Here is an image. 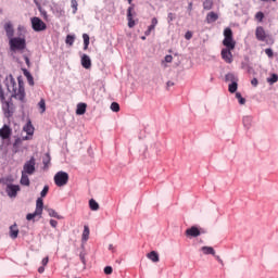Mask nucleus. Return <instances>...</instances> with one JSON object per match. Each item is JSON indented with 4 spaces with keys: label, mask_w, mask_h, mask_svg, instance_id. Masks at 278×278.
<instances>
[{
    "label": "nucleus",
    "mask_w": 278,
    "mask_h": 278,
    "mask_svg": "<svg viewBox=\"0 0 278 278\" xmlns=\"http://www.w3.org/2000/svg\"><path fill=\"white\" fill-rule=\"evenodd\" d=\"M22 173L25 175H34L36 173V159L34 156L24 164Z\"/></svg>",
    "instance_id": "0eeeda50"
},
{
    "label": "nucleus",
    "mask_w": 278,
    "mask_h": 278,
    "mask_svg": "<svg viewBox=\"0 0 278 278\" xmlns=\"http://www.w3.org/2000/svg\"><path fill=\"white\" fill-rule=\"evenodd\" d=\"M48 214L51 218H58L59 220L62 219V216H60V214H58L53 208H48Z\"/></svg>",
    "instance_id": "bb28decb"
},
{
    "label": "nucleus",
    "mask_w": 278,
    "mask_h": 278,
    "mask_svg": "<svg viewBox=\"0 0 278 278\" xmlns=\"http://www.w3.org/2000/svg\"><path fill=\"white\" fill-rule=\"evenodd\" d=\"M255 18L258 21V23H262L264 21V13L262 11L257 12L255 14Z\"/></svg>",
    "instance_id": "4c0bfd02"
},
{
    "label": "nucleus",
    "mask_w": 278,
    "mask_h": 278,
    "mask_svg": "<svg viewBox=\"0 0 278 278\" xmlns=\"http://www.w3.org/2000/svg\"><path fill=\"white\" fill-rule=\"evenodd\" d=\"M201 251L204 255H216V251L212 247H202Z\"/></svg>",
    "instance_id": "4be33fe9"
},
{
    "label": "nucleus",
    "mask_w": 278,
    "mask_h": 278,
    "mask_svg": "<svg viewBox=\"0 0 278 278\" xmlns=\"http://www.w3.org/2000/svg\"><path fill=\"white\" fill-rule=\"evenodd\" d=\"M265 53H266V55H268L269 58H273V55H274L273 49H270V48L265 49Z\"/></svg>",
    "instance_id": "37998d69"
},
{
    "label": "nucleus",
    "mask_w": 278,
    "mask_h": 278,
    "mask_svg": "<svg viewBox=\"0 0 278 278\" xmlns=\"http://www.w3.org/2000/svg\"><path fill=\"white\" fill-rule=\"evenodd\" d=\"M165 62H167V64H170V62H173V55L167 54V55L165 56Z\"/></svg>",
    "instance_id": "a18cd8bd"
},
{
    "label": "nucleus",
    "mask_w": 278,
    "mask_h": 278,
    "mask_svg": "<svg viewBox=\"0 0 278 278\" xmlns=\"http://www.w3.org/2000/svg\"><path fill=\"white\" fill-rule=\"evenodd\" d=\"M218 18V13L210 12L206 15V23H216V20Z\"/></svg>",
    "instance_id": "412c9836"
},
{
    "label": "nucleus",
    "mask_w": 278,
    "mask_h": 278,
    "mask_svg": "<svg viewBox=\"0 0 278 278\" xmlns=\"http://www.w3.org/2000/svg\"><path fill=\"white\" fill-rule=\"evenodd\" d=\"M79 4L77 3V0H71V7L73 8V14L77 13V7Z\"/></svg>",
    "instance_id": "e433bc0d"
},
{
    "label": "nucleus",
    "mask_w": 278,
    "mask_h": 278,
    "mask_svg": "<svg viewBox=\"0 0 278 278\" xmlns=\"http://www.w3.org/2000/svg\"><path fill=\"white\" fill-rule=\"evenodd\" d=\"M10 238H12L13 240H16V238H18V227L16 226V224L10 227Z\"/></svg>",
    "instance_id": "6ab92c4d"
},
{
    "label": "nucleus",
    "mask_w": 278,
    "mask_h": 278,
    "mask_svg": "<svg viewBox=\"0 0 278 278\" xmlns=\"http://www.w3.org/2000/svg\"><path fill=\"white\" fill-rule=\"evenodd\" d=\"M54 184L59 188L66 186L68 184V173L66 172H59L54 175Z\"/></svg>",
    "instance_id": "423d86ee"
},
{
    "label": "nucleus",
    "mask_w": 278,
    "mask_h": 278,
    "mask_svg": "<svg viewBox=\"0 0 278 278\" xmlns=\"http://www.w3.org/2000/svg\"><path fill=\"white\" fill-rule=\"evenodd\" d=\"M228 90L229 92H231V94H233V92L238 90V83L233 81L232 84H230Z\"/></svg>",
    "instance_id": "473e14b6"
},
{
    "label": "nucleus",
    "mask_w": 278,
    "mask_h": 278,
    "mask_svg": "<svg viewBox=\"0 0 278 278\" xmlns=\"http://www.w3.org/2000/svg\"><path fill=\"white\" fill-rule=\"evenodd\" d=\"M48 193H49V186H45L40 193L41 198L45 199V197H47Z\"/></svg>",
    "instance_id": "ea45409f"
},
{
    "label": "nucleus",
    "mask_w": 278,
    "mask_h": 278,
    "mask_svg": "<svg viewBox=\"0 0 278 278\" xmlns=\"http://www.w3.org/2000/svg\"><path fill=\"white\" fill-rule=\"evenodd\" d=\"M81 66L83 68H87V70L92 67V61L90 60V56H88V54H83Z\"/></svg>",
    "instance_id": "2eb2a0df"
},
{
    "label": "nucleus",
    "mask_w": 278,
    "mask_h": 278,
    "mask_svg": "<svg viewBox=\"0 0 278 278\" xmlns=\"http://www.w3.org/2000/svg\"><path fill=\"white\" fill-rule=\"evenodd\" d=\"M167 18H168L169 22L175 21V14L174 13H168Z\"/></svg>",
    "instance_id": "09e8293b"
},
{
    "label": "nucleus",
    "mask_w": 278,
    "mask_h": 278,
    "mask_svg": "<svg viewBox=\"0 0 278 278\" xmlns=\"http://www.w3.org/2000/svg\"><path fill=\"white\" fill-rule=\"evenodd\" d=\"M243 125H245V127H249V125H251V117H249V116L244 117Z\"/></svg>",
    "instance_id": "a19ab883"
},
{
    "label": "nucleus",
    "mask_w": 278,
    "mask_h": 278,
    "mask_svg": "<svg viewBox=\"0 0 278 278\" xmlns=\"http://www.w3.org/2000/svg\"><path fill=\"white\" fill-rule=\"evenodd\" d=\"M83 40H84V51H87L90 45V36H88V34H84Z\"/></svg>",
    "instance_id": "b1692460"
},
{
    "label": "nucleus",
    "mask_w": 278,
    "mask_h": 278,
    "mask_svg": "<svg viewBox=\"0 0 278 278\" xmlns=\"http://www.w3.org/2000/svg\"><path fill=\"white\" fill-rule=\"evenodd\" d=\"M141 40H147V37H141Z\"/></svg>",
    "instance_id": "e2e57ef3"
},
{
    "label": "nucleus",
    "mask_w": 278,
    "mask_h": 278,
    "mask_svg": "<svg viewBox=\"0 0 278 278\" xmlns=\"http://www.w3.org/2000/svg\"><path fill=\"white\" fill-rule=\"evenodd\" d=\"M9 45L11 51H23L27 47L25 39L20 37L11 38Z\"/></svg>",
    "instance_id": "7ed1b4c3"
},
{
    "label": "nucleus",
    "mask_w": 278,
    "mask_h": 278,
    "mask_svg": "<svg viewBox=\"0 0 278 278\" xmlns=\"http://www.w3.org/2000/svg\"><path fill=\"white\" fill-rule=\"evenodd\" d=\"M104 273H105L106 275H112V273H113L112 266H106V267L104 268Z\"/></svg>",
    "instance_id": "79ce46f5"
},
{
    "label": "nucleus",
    "mask_w": 278,
    "mask_h": 278,
    "mask_svg": "<svg viewBox=\"0 0 278 278\" xmlns=\"http://www.w3.org/2000/svg\"><path fill=\"white\" fill-rule=\"evenodd\" d=\"M274 2L277 1V0H273Z\"/></svg>",
    "instance_id": "0e129e2a"
},
{
    "label": "nucleus",
    "mask_w": 278,
    "mask_h": 278,
    "mask_svg": "<svg viewBox=\"0 0 278 278\" xmlns=\"http://www.w3.org/2000/svg\"><path fill=\"white\" fill-rule=\"evenodd\" d=\"M45 207V202H42V198H38L36 201V210L34 213H29L26 215L27 220H34L36 216H42V210Z\"/></svg>",
    "instance_id": "20e7f679"
},
{
    "label": "nucleus",
    "mask_w": 278,
    "mask_h": 278,
    "mask_svg": "<svg viewBox=\"0 0 278 278\" xmlns=\"http://www.w3.org/2000/svg\"><path fill=\"white\" fill-rule=\"evenodd\" d=\"M233 79V74H227L226 75V80L231 81Z\"/></svg>",
    "instance_id": "864d4df0"
},
{
    "label": "nucleus",
    "mask_w": 278,
    "mask_h": 278,
    "mask_svg": "<svg viewBox=\"0 0 278 278\" xmlns=\"http://www.w3.org/2000/svg\"><path fill=\"white\" fill-rule=\"evenodd\" d=\"M24 75L27 78L29 86H34V76H31L29 72H24Z\"/></svg>",
    "instance_id": "7c9ffc66"
},
{
    "label": "nucleus",
    "mask_w": 278,
    "mask_h": 278,
    "mask_svg": "<svg viewBox=\"0 0 278 278\" xmlns=\"http://www.w3.org/2000/svg\"><path fill=\"white\" fill-rule=\"evenodd\" d=\"M151 25H152L153 27H156V26H157V18H156V17H153V18H152Z\"/></svg>",
    "instance_id": "603ef678"
},
{
    "label": "nucleus",
    "mask_w": 278,
    "mask_h": 278,
    "mask_svg": "<svg viewBox=\"0 0 278 278\" xmlns=\"http://www.w3.org/2000/svg\"><path fill=\"white\" fill-rule=\"evenodd\" d=\"M134 4L130 5L127 9V21H128V27L131 29L132 27H136V21H134Z\"/></svg>",
    "instance_id": "f8f14e48"
},
{
    "label": "nucleus",
    "mask_w": 278,
    "mask_h": 278,
    "mask_svg": "<svg viewBox=\"0 0 278 278\" xmlns=\"http://www.w3.org/2000/svg\"><path fill=\"white\" fill-rule=\"evenodd\" d=\"M86 108H88V104L86 103H78L76 109V114L78 116H83V114H86Z\"/></svg>",
    "instance_id": "a211bd4d"
},
{
    "label": "nucleus",
    "mask_w": 278,
    "mask_h": 278,
    "mask_svg": "<svg viewBox=\"0 0 278 278\" xmlns=\"http://www.w3.org/2000/svg\"><path fill=\"white\" fill-rule=\"evenodd\" d=\"M65 42L70 46L73 47V45L75 43V35H67Z\"/></svg>",
    "instance_id": "c756f323"
},
{
    "label": "nucleus",
    "mask_w": 278,
    "mask_h": 278,
    "mask_svg": "<svg viewBox=\"0 0 278 278\" xmlns=\"http://www.w3.org/2000/svg\"><path fill=\"white\" fill-rule=\"evenodd\" d=\"M24 60H25L26 64L29 66V58L28 56H24Z\"/></svg>",
    "instance_id": "bf43d9fd"
},
{
    "label": "nucleus",
    "mask_w": 278,
    "mask_h": 278,
    "mask_svg": "<svg viewBox=\"0 0 278 278\" xmlns=\"http://www.w3.org/2000/svg\"><path fill=\"white\" fill-rule=\"evenodd\" d=\"M11 136H12V128H10V126L8 125H4L0 129V138H2V140H8Z\"/></svg>",
    "instance_id": "ddd939ff"
},
{
    "label": "nucleus",
    "mask_w": 278,
    "mask_h": 278,
    "mask_svg": "<svg viewBox=\"0 0 278 278\" xmlns=\"http://www.w3.org/2000/svg\"><path fill=\"white\" fill-rule=\"evenodd\" d=\"M202 233H205V231L199 229V227L197 226H192L185 231L187 238H199V236H201Z\"/></svg>",
    "instance_id": "9b49d317"
},
{
    "label": "nucleus",
    "mask_w": 278,
    "mask_h": 278,
    "mask_svg": "<svg viewBox=\"0 0 278 278\" xmlns=\"http://www.w3.org/2000/svg\"><path fill=\"white\" fill-rule=\"evenodd\" d=\"M268 84L273 85V84H277L278 81V75L277 74H271L270 78H267Z\"/></svg>",
    "instance_id": "72a5a7b5"
},
{
    "label": "nucleus",
    "mask_w": 278,
    "mask_h": 278,
    "mask_svg": "<svg viewBox=\"0 0 278 278\" xmlns=\"http://www.w3.org/2000/svg\"><path fill=\"white\" fill-rule=\"evenodd\" d=\"M0 184H1V179H0Z\"/></svg>",
    "instance_id": "69168bd1"
},
{
    "label": "nucleus",
    "mask_w": 278,
    "mask_h": 278,
    "mask_svg": "<svg viewBox=\"0 0 278 278\" xmlns=\"http://www.w3.org/2000/svg\"><path fill=\"white\" fill-rule=\"evenodd\" d=\"M236 98L238 99L240 105H244V103H247V99L242 98V94L240 92L236 93Z\"/></svg>",
    "instance_id": "f704fd0d"
},
{
    "label": "nucleus",
    "mask_w": 278,
    "mask_h": 278,
    "mask_svg": "<svg viewBox=\"0 0 278 278\" xmlns=\"http://www.w3.org/2000/svg\"><path fill=\"white\" fill-rule=\"evenodd\" d=\"M0 99L3 100V88L1 87V85H0Z\"/></svg>",
    "instance_id": "6e6d98bb"
},
{
    "label": "nucleus",
    "mask_w": 278,
    "mask_h": 278,
    "mask_svg": "<svg viewBox=\"0 0 278 278\" xmlns=\"http://www.w3.org/2000/svg\"><path fill=\"white\" fill-rule=\"evenodd\" d=\"M50 225H51V227H53L55 229V227H58V220L50 219Z\"/></svg>",
    "instance_id": "49530a36"
},
{
    "label": "nucleus",
    "mask_w": 278,
    "mask_h": 278,
    "mask_svg": "<svg viewBox=\"0 0 278 278\" xmlns=\"http://www.w3.org/2000/svg\"><path fill=\"white\" fill-rule=\"evenodd\" d=\"M51 162V159H49V156H47L46 159H43V165L45 166H49V163Z\"/></svg>",
    "instance_id": "3c124183"
},
{
    "label": "nucleus",
    "mask_w": 278,
    "mask_h": 278,
    "mask_svg": "<svg viewBox=\"0 0 278 278\" xmlns=\"http://www.w3.org/2000/svg\"><path fill=\"white\" fill-rule=\"evenodd\" d=\"M185 38L186 40H190L192 38V31H187Z\"/></svg>",
    "instance_id": "8fccbe9b"
},
{
    "label": "nucleus",
    "mask_w": 278,
    "mask_h": 278,
    "mask_svg": "<svg viewBox=\"0 0 278 278\" xmlns=\"http://www.w3.org/2000/svg\"><path fill=\"white\" fill-rule=\"evenodd\" d=\"M223 45L228 49H236V40H233V30H231V28L229 27L224 29Z\"/></svg>",
    "instance_id": "f03ea898"
},
{
    "label": "nucleus",
    "mask_w": 278,
    "mask_h": 278,
    "mask_svg": "<svg viewBox=\"0 0 278 278\" xmlns=\"http://www.w3.org/2000/svg\"><path fill=\"white\" fill-rule=\"evenodd\" d=\"M214 5V2L212 1V0H205L204 2H203V8L205 9V10H212V7Z\"/></svg>",
    "instance_id": "2f4dec72"
},
{
    "label": "nucleus",
    "mask_w": 278,
    "mask_h": 278,
    "mask_svg": "<svg viewBox=\"0 0 278 278\" xmlns=\"http://www.w3.org/2000/svg\"><path fill=\"white\" fill-rule=\"evenodd\" d=\"M111 110L112 112H121V105L117 102H112Z\"/></svg>",
    "instance_id": "c9c22d12"
},
{
    "label": "nucleus",
    "mask_w": 278,
    "mask_h": 278,
    "mask_svg": "<svg viewBox=\"0 0 278 278\" xmlns=\"http://www.w3.org/2000/svg\"><path fill=\"white\" fill-rule=\"evenodd\" d=\"M172 86H175V83H173V81H167V88H170Z\"/></svg>",
    "instance_id": "4d7b16f0"
},
{
    "label": "nucleus",
    "mask_w": 278,
    "mask_h": 278,
    "mask_svg": "<svg viewBox=\"0 0 278 278\" xmlns=\"http://www.w3.org/2000/svg\"><path fill=\"white\" fill-rule=\"evenodd\" d=\"M231 51H233V49H222V60L225 61L226 64H231L233 62V54L231 53Z\"/></svg>",
    "instance_id": "9d476101"
},
{
    "label": "nucleus",
    "mask_w": 278,
    "mask_h": 278,
    "mask_svg": "<svg viewBox=\"0 0 278 278\" xmlns=\"http://www.w3.org/2000/svg\"><path fill=\"white\" fill-rule=\"evenodd\" d=\"M89 207L92 212L99 211V203L94 199L89 200Z\"/></svg>",
    "instance_id": "393cba45"
},
{
    "label": "nucleus",
    "mask_w": 278,
    "mask_h": 278,
    "mask_svg": "<svg viewBox=\"0 0 278 278\" xmlns=\"http://www.w3.org/2000/svg\"><path fill=\"white\" fill-rule=\"evenodd\" d=\"M2 102V110L4 112L5 118H10L14 114V103L5 101V94L3 93V99H0Z\"/></svg>",
    "instance_id": "39448f33"
},
{
    "label": "nucleus",
    "mask_w": 278,
    "mask_h": 278,
    "mask_svg": "<svg viewBox=\"0 0 278 278\" xmlns=\"http://www.w3.org/2000/svg\"><path fill=\"white\" fill-rule=\"evenodd\" d=\"M215 258L217 260V262H219V264H223V258H220V256L215 255Z\"/></svg>",
    "instance_id": "13d9d810"
},
{
    "label": "nucleus",
    "mask_w": 278,
    "mask_h": 278,
    "mask_svg": "<svg viewBox=\"0 0 278 278\" xmlns=\"http://www.w3.org/2000/svg\"><path fill=\"white\" fill-rule=\"evenodd\" d=\"M38 108L40 110V114H45V112H47V103L45 102V99L39 101Z\"/></svg>",
    "instance_id": "a878e982"
},
{
    "label": "nucleus",
    "mask_w": 278,
    "mask_h": 278,
    "mask_svg": "<svg viewBox=\"0 0 278 278\" xmlns=\"http://www.w3.org/2000/svg\"><path fill=\"white\" fill-rule=\"evenodd\" d=\"M20 184L22 186H29V184H30L29 176H27V174H25V172H22V177H21Z\"/></svg>",
    "instance_id": "5701e85b"
},
{
    "label": "nucleus",
    "mask_w": 278,
    "mask_h": 278,
    "mask_svg": "<svg viewBox=\"0 0 278 278\" xmlns=\"http://www.w3.org/2000/svg\"><path fill=\"white\" fill-rule=\"evenodd\" d=\"M151 31H155V26L150 25L148 29L144 31L146 36H151Z\"/></svg>",
    "instance_id": "58836bf2"
},
{
    "label": "nucleus",
    "mask_w": 278,
    "mask_h": 278,
    "mask_svg": "<svg viewBox=\"0 0 278 278\" xmlns=\"http://www.w3.org/2000/svg\"><path fill=\"white\" fill-rule=\"evenodd\" d=\"M7 90L11 92V97H15V99H18L20 101L25 100V87L23 86L22 81H18V89L16 88V80H14V77L10 75L7 78Z\"/></svg>",
    "instance_id": "f257e3e1"
},
{
    "label": "nucleus",
    "mask_w": 278,
    "mask_h": 278,
    "mask_svg": "<svg viewBox=\"0 0 278 278\" xmlns=\"http://www.w3.org/2000/svg\"><path fill=\"white\" fill-rule=\"evenodd\" d=\"M260 84V81L257 80V78H253L251 80V85L254 87V88H257V85Z\"/></svg>",
    "instance_id": "c03bdc74"
},
{
    "label": "nucleus",
    "mask_w": 278,
    "mask_h": 278,
    "mask_svg": "<svg viewBox=\"0 0 278 278\" xmlns=\"http://www.w3.org/2000/svg\"><path fill=\"white\" fill-rule=\"evenodd\" d=\"M148 260H151V262L157 263L160 262V254L155 251H151L147 254Z\"/></svg>",
    "instance_id": "aec40b11"
},
{
    "label": "nucleus",
    "mask_w": 278,
    "mask_h": 278,
    "mask_svg": "<svg viewBox=\"0 0 278 278\" xmlns=\"http://www.w3.org/2000/svg\"><path fill=\"white\" fill-rule=\"evenodd\" d=\"M41 264L43 267L47 266V264H49V256L42 258Z\"/></svg>",
    "instance_id": "de8ad7c7"
},
{
    "label": "nucleus",
    "mask_w": 278,
    "mask_h": 278,
    "mask_svg": "<svg viewBox=\"0 0 278 278\" xmlns=\"http://www.w3.org/2000/svg\"><path fill=\"white\" fill-rule=\"evenodd\" d=\"M88 238H90V228H88V226H85L83 231V240H85L86 242Z\"/></svg>",
    "instance_id": "c85d7f7f"
},
{
    "label": "nucleus",
    "mask_w": 278,
    "mask_h": 278,
    "mask_svg": "<svg viewBox=\"0 0 278 278\" xmlns=\"http://www.w3.org/2000/svg\"><path fill=\"white\" fill-rule=\"evenodd\" d=\"M5 192L10 199H16L18 195V192H21V186L14 185V184H9L8 187L5 188Z\"/></svg>",
    "instance_id": "1a4fd4ad"
},
{
    "label": "nucleus",
    "mask_w": 278,
    "mask_h": 278,
    "mask_svg": "<svg viewBox=\"0 0 278 278\" xmlns=\"http://www.w3.org/2000/svg\"><path fill=\"white\" fill-rule=\"evenodd\" d=\"M189 10H192V2L189 3Z\"/></svg>",
    "instance_id": "052dcab7"
},
{
    "label": "nucleus",
    "mask_w": 278,
    "mask_h": 278,
    "mask_svg": "<svg viewBox=\"0 0 278 278\" xmlns=\"http://www.w3.org/2000/svg\"><path fill=\"white\" fill-rule=\"evenodd\" d=\"M4 31L7 33L8 38L12 39L14 37V26L12 23L8 22L4 25Z\"/></svg>",
    "instance_id": "dca6fc26"
},
{
    "label": "nucleus",
    "mask_w": 278,
    "mask_h": 278,
    "mask_svg": "<svg viewBox=\"0 0 278 278\" xmlns=\"http://www.w3.org/2000/svg\"><path fill=\"white\" fill-rule=\"evenodd\" d=\"M31 27L34 31H45L47 29V24L41 21L40 17H33Z\"/></svg>",
    "instance_id": "6e6552de"
},
{
    "label": "nucleus",
    "mask_w": 278,
    "mask_h": 278,
    "mask_svg": "<svg viewBox=\"0 0 278 278\" xmlns=\"http://www.w3.org/2000/svg\"><path fill=\"white\" fill-rule=\"evenodd\" d=\"M38 273H39L40 275H42V273H45V266H43V265L38 268Z\"/></svg>",
    "instance_id": "5fc2aeb1"
},
{
    "label": "nucleus",
    "mask_w": 278,
    "mask_h": 278,
    "mask_svg": "<svg viewBox=\"0 0 278 278\" xmlns=\"http://www.w3.org/2000/svg\"><path fill=\"white\" fill-rule=\"evenodd\" d=\"M255 37L261 42H264V40H266V30H264V27L262 26L256 27Z\"/></svg>",
    "instance_id": "4468645a"
},
{
    "label": "nucleus",
    "mask_w": 278,
    "mask_h": 278,
    "mask_svg": "<svg viewBox=\"0 0 278 278\" xmlns=\"http://www.w3.org/2000/svg\"><path fill=\"white\" fill-rule=\"evenodd\" d=\"M23 130L27 134V136H34V125H31V121L26 123Z\"/></svg>",
    "instance_id": "f3484780"
},
{
    "label": "nucleus",
    "mask_w": 278,
    "mask_h": 278,
    "mask_svg": "<svg viewBox=\"0 0 278 278\" xmlns=\"http://www.w3.org/2000/svg\"><path fill=\"white\" fill-rule=\"evenodd\" d=\"M1 184L8 187L9 184H14V178L12 176H8L1 179Z\"/></svg>",
    "instance_id": "cd10ccee"
},
{
    "label": "nucleus",
    "mask_w": 278,
    "mask_h": 278,
    "mask_svg": "<svg viewBox=\"0 0 278 278\" xmlns=\"http://www.w3.org/2000/svg\"><path fill=\"white\" fill-rule=\"evenodd\" d=\"M129 5H131V3L134 2V0H127Z\"/></svg>",
    "instance_id": "680f3d73"
}]
</instances>
